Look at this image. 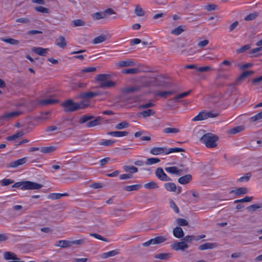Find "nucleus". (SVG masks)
<instances>
[{
    "instance_id": "obj_59",
    "label": "nucleus",
    "mask_w": 262,
    "mask_h": 262,
    "mask_svg": "<svg viewBox=\"0 0 262 262\" xmlns=\"http://www.w3.org/2000/svg\"><path fill=\"white\" fill-rule=\"evenodd\" d=\"M261 205L257 204L251 205L247 207V210L250 211H254L257 209L260 208Z\"/></svg>"
},
{
    "instance_id": "obj_29",
    "label": "nucleus",
    "mask_w": 262,
    "mask_h": 262,
    "mask_svg": "<svg viewBox=\"0 0 262 262\" xmlns=\"http://www.w3.org/2000/svg\"><path fill=\"white\" fill-rule=\"evenodd\" d=\"M164 187L167 191L173 192L176 191L177 186L173 183H166L164 184Z\"/></svg>"
},
{
    "instance_id": "obj_34",
    "label": "nucleus",
    "mask_w": 262,
    "mask_h": 262,
    "mask_svg": "<svg viewBox=\"0 0 262 262\" xmlns=\"http://www.w3.org/2000/svg\"><path fill=\"white\" fill-rule=\"evenodd\" d=\"M206 119H207L206 113L200 112L197 116H196L195 117H194L192 119V121H201V120H205Z\"/></svg>"
},
{
    "instance_id": "obj_10",
    "label": "nucleus",
    "mask_w": 262,
    "mask_h": 262,
    "mask_svg": "<svg viewBox=\"0 0 262 262\" xmlns=\"http://www.w3.org/2000/svg\"><path fill=\"white\" fill-rule=\"evenodd\" d=\"M58 102L57 99L54 98L53 96H50L47 98L41 99L39 101V104L42 105H48L55 104Z\"/></svg>"
},
{
    "instance_id": "obj_55",
    "label": "nucleus",
    "mask_w": 262,
    "mask_h": 262,
    "mask_svg": "<svg viewBox=\"0 0 262 262\" xmlns=\"http://www.w3.org/2000/svg\"><path fill=\"white\" fill-rule=\"evenodd\" d=\"M262 119V111L256 114L255 116L251 117L250 120L251 122H255Z\"/></svg>"
},
{
    "instance_id": "obj_1",
    "label": "nucleus",
    "mask_w": 262,
    "mask_h": 262,
    "mask_svg": "<svg viewBox=\"0 0 262 262\" xmlns=\"http://www.w3.org/2000/svg\"><path fill=\"white\" fill-rule=\"evenodd\" d=\"M89 105V102L82 101L79 103L74 102L71 99H68L62 103V106L66 112H73L79 109L85 108Z\"/></svg>"
},
{
    "instance_id": "obj_53",
    "label": "nucleus",
    "mask_w": 262,
    "mask_h": 262,
    "mask_svg": "<svg viewBox=\"0 0 262 262\" xmlns=\"http://www.w3.org/2000/svg\"><path fill=\"white\" fill-rule=\"evenodd\" d=\"M163 132L164 133H178L179 132V129L177 128L167 127L164 129Z\"/></svg>"
},
{
    "instance_id": "obj_22",
    "label": "nucleus",
    "mask_w": 262,
    "mask_h": 262,
    "mask_svg": "<svg viewBox=\"0 0 262 262\" xmlns=\"http://www.w3.org/2000/svg\"><path fill=\"white\" fill-rule=\"evenodd\" d=\"M192 180L191 174H188L179 178L178 182L182 184L188 183Z\"/></svg>"
},
{
    "instance_id": "obj_27",
    "label": "nucleus",
    "mask_w": 262,
    "mask_h": 262,
    "mask_svg": "<svg viewBox=\"0 0 262 262\" xmlns=\"http://www.w3.org/2000/svg\"><path fill=\"white\" fill-rule=\"evenodd\" d=\"M155 113V112L152 109H148L145 111H143L140 112L139 115L141 116L143 118H146L149 117L150 116L154 115Z\"/></svg>"
},
{
    "instance_id": "obj_7",
    "label": "nucleus",
    "mask_w": 262,
    "mask_h": 262,
    "mask_svg": "<svg viewBox=\"0 0 262 262\" xmlns=\"http://www.w3.org/2000/svg\"><path fill=\"white\" fill-rule=\"evenodd\" d=\"M28 158L24 157L21 159H19L16 161L11 162L10 163L7 164V168H16L20 165H22L26 163L27 161Z\"/></svg>"
},
{
    "instance_id": "obj_60",
    "label": "nucleus",
    "mask_w": 262,
    "mask_h": 262,
    "mask_svg": "<svg viewBox=\"0 0 262 262\" xmlns=\"http://www.w3.org/2000/svg\"><path fill=\"white\" fill-rule=\"evenodd\" d=\"M115 142V141L114 140H106L102 141L101 142V143H100V144L101 145H104V146H111Z\"/></svg>"
},
{
    "instance_id": "obj_5",
    "label": "nucleus",
    "mask_w": 262,
    "mask_h": 262,
    "mask_svg": "<svg viewBox=\"0 0 262 262\" xmlns=\"http://www.w3.org/2000/svg\"><path fill=\"white\" fill-rule=\"evenodd\" d=\"M188 247V245L185 243L182 239L181 242L174 241L173 243L170 245L171 249L176 251H183L187 249Z\"/></svg>"
},
{
    "instance_id": "obj_32",
    "label": "nucleus",
    "mask_w": 262,
    "mask_h": 262,
    "mask_svg": "<svg viewBox=\"0 0 262 262\" xmlns=\"http://www.w3.org/2000/svg\"><path fill=\"white\" fill-rule=\"evenodd\" d=\"M254 72L252 71H245L244 72L236 79V83H237L238 81L243 80V79L248 77L251 74H253Z\"/></svg>"
},
{
    "instance_id": "obj_25",
    "label": "nucleus",
    "mask_w": 262,
    "mask_h": 262,
    "mask_svg": "<svg viewBox=\"0 0 262 262\" xmlns=\"http://www.w3.org/2000/svg\"><path fill=\"white\" fill-rule=\"evenodd\" d=\"M248 192V189L246 187H240L236 189L235 190H232L230 191V193H235L237 195L240 194H246Z\"/></svg>"
},
{
    "instance_id": "obj_45",
    "label": "nucleus",
    "mask_w": 262,
    "mask_h": 262,
    "mask_svg": "<svg viewBox=\"0 0 262 262\" xmlns=\"http://www.w3.org/2000/svg\"><path fill=\"white\" fill-rule=\"evenodd\" d=\"M140 70L137 68L124 69L122 73L125 74H134L139 73Z\"/></svg>"
},
{
    "instance_id": "obj_12",
    "label": "nucleus",
    "mask_w": 262,
    "mask_h": 262,
    "mask_svg": "<svg viewBox=\"0 0 262 262\" xmlns=\"http://www.w3.org/2000/svg\"><path fill=\"white\" fill-rule=\"evenodd\" d=\"M217 247V244L216 243H206L203 244L202 245H200L198 247V249L199 250H205L207 249H212L216 248Z\"/></svg>"
},
{
    "instance_id": "obj_30",
    "label": "nucleus",
    "mask_w": 262,
    "mask_h": 262,
    "mask_svg": "<svg viewBox=\"0 0 262 262\" xmlns=\"http://www.w3.org/2000/svg\"><path fill=\"white\" fill-rule=\"evenodd\" d=\"M123 169L125 171L129 172L130 174L137 172L138 171V169L134 166L124 165L123 167Z\"/></svg>"
},
{
    "instance_id": "obj_44",
    "label": "nucleus",
    "mask_w": 262,
    "mask_h": 262,
    "mask_svg": "<svg viewBox=\"0 0 262 262\" xmlns=\"http://www.w3.org/2000/svg\"><path fill=\"white\" fill-rule=\"evenodd\" d=\"M56 149V147L53 146L43 147L40 149V151L42 153H50L54 151Z\"/></svg>"
},
{
    "instance_id": "obj_26",
    "label": "nucleus",
    "mask_w": 262,
    "mask_h": 262,
    "mask_svg": "<svg viewBox=\"0 0 262 262\" xmlns=\"http://www.w3.org/2000/svg\"><path fill=\"white\" fill-rule=\"evenodd\" d=\"M144 187L147 189H155L159 187L158 183L154 181H151L145 184Z\"/></svg>"
},
{
    "instance_id": "obj_14",
    "label": "nucleus",
    "mask_w": 262,
    "mask_h": 262,
    "mask_svg": "<svg viewBox=\"0 0 262 262\" xmlns=\"http://www.w3.org/2000/svg\"><path fill=\"white\" fill-rule=\"evenodd\" d=\"M173 234L175 237L178 238H181L184 236V231L182 228L180 227H176L173 228Z\"/></svg>"
},
{
    "instance_id": "obj_19",
    "label": "nucleus",
    "mask_w": 262,
    "mask_h": 262,
    "mask_svg": "<svg viewBox=\"0 0 262 262\" xmlns=\"http://www.w3.org/2000/svg\"><path fill=\"white\" fill-rule=\"evenodd\" d=\"M4 258L6 260H19V258L14 253L10 251L4 253Z\"/></svg>"
},
{
    "instance_id": "obj_43",
    "label": "nucleus",
    "mask_w": 262,
    "mask_h": 262,
    "mask_svg": "<svg viewBox=\"0 0 262 262\" xmlns=\"http://www.w3.org/2000/svg\"><path fill=\"white\" fill-rule=\"evenodd\" d=\"M94 118V117L92 115H84L80 118L79 123L80 124H83Z\"/></svg>"
},
{
    "instance_id": "obj_21",
    "label": "nucleus",
    "mask_w": 262,
    "mask_h": 262,
    "mask_svg": "<svg viewBox=\"0 0 262 262\" xmlns=\"http://www.w3.org/2000/svg\"><path fill=\"white\" fill-rule=\"evenodd\" d=\"M48 51L49 49H44L41 47H34L32 49V51L33 52L41 56H45Z\"/></svg>"
},
{
    "instance_id": "obj_51",
    "label": "nucleus",
    "mask_w": 262,
    "mask_h": 262,
    "mask_svg": "<svg viewBox=\"0 0 262 262\" xmlns=\"http://www.w3.org/2000/svg\"><path fill=\"white\" fill-rule=\"evenodd\" d=\"M185 243H191L193 241H196V237L195 235H187L183 237L182 239Z\"/></svg>"
},
{
    "instance_id": "obj_49",
    "label": "nucleus",
    "mask_w": 262,
    "mask_h": 262,
    "mask_svg": "<svg viewBox=\"0 0 262 262\" xmlns=\"http://www.w3.org/2000/svg\"><path fill=\"white\" fill-rule=\"evenodd\" d=\"M258 13L257 12H253L252 13L249 14L247 16L245 17V20L246 21H250L255 19L258 16Z\"/></svg>"
},
{
    "instance_id": "obj_41",
    "label": "nucleus",
    "mask_w": 262,
    "mask_h": 262,
    "mask_svg": "<svg viewBox=\"0 0 262 262\" xmlns=\"http://www.w3.org/2000/svg\"><path fill=\"white\" fill-rule=\"evenodd\" d=\"M106 40V37L105 35H101L99 36L95 37L93 40V43L94 44H97L101 43Z\"/></svg>"
},
{
    "instance_id": "obj_28",
    "label": "nucleus",
    "mask_w": 262,
    "mask_h": 262,
    "mask_svg": "<svg viewBox=\"0 0 262 262\" xmlns=\"http://www.w3.org/2000/svg\"><path fill=\"white\" fill-rule=\"evenodd\" d=\"M69 194L67 193H53L49 195L48 198L52 200L59 199L62 196H69Z\"/></svg>"
},
{
    "instance_id": "obj_15",
    "label": "nucleus",
    "mask_w": 262,
    "mask_h": 262,
    "mask_svg": "<svg viewBox=\"0 0 262 262\" xmlns=\"http://www.w3.org/2000/svg\"><path fill=\"white\" fill-rule=\"evenodd\" d=\"M107 135L112 136L115 137H121L126 136L128 135V132L126 131H114V132H108Z\"/></svg>"
},
{
    "instance_id": "obj_3",
    "label": "nucleus",
    "mask_w": 262,
    "mask_h": 262,
    "mask_svg": "<svg viewBox=\"0 0 262 262\" xmlns=\"http://www.w3.org/2000/svg\"><path fill=\"white\" fill-rule=\"evenodd\" d=\"M218 137L211 133L204 134L200 139V141L208 148H214L217 146Z\"/></svg>"
},
{
    "instance_id": "obj_40",
    "label": "nucleus",
    "mask_w": 262,
    "mask_h": 262,
    "mask_svg": "<svg viewBox=\"0 0 262 262\" xmlns=\"http://www.w3.org/2000/svg\"><path fill=\"white\" fill-rule=\"evenodd\" d=\"M171 257L170 253H159L155 256V258L160 259H167Z\"/></svg>"
},
{
    "instance_id": "obj_2",
    "label": "nucleus",
    "mask_w": 262,
    "mask_h": 262,
    "mask_svg": "<svg viewBox=\"0 0 262 262\" xmlns=\"http://www.w3.org/2000/svg\"><path fill=\"white\" fill-rule=\"evenodd\" d=\"M110 78V75L101 74L97 75L95 79L99 82V87L101 88H112L114 86L116 83L109 80Z\"/></svg>"
},
{
    "instance_id": "obj_37",
    "label": "nucleus",
    "mask_w": 262,
    "mask_h": 262,
    "mask_svg": "<svg viewBox=\"0 0 262 262\" xmlns=\"http://www.w3.org/2000/svg\"><path fill=\"white\" fill-rule=\"evenodd\" d=\"M24 135V133L22 131H20L12 136H8L7 137V140L8 141L14 140L17 138L21 137Z\"/></svg>"
},
{
    "instance_id": "obj_13",
    "label": "nucleus",
    "mask_w": 262,
    "mask_h": 262,
    "mask_svg": "<svg viewBox=\"0 0 262 262\" xmlns=\"http://www.w3.org/2000/svg\"><path fill=\"white\" fill-rule=\"evenodd\" d=\"M165 170L166 172L171 173L175 174L178 176H180L182 174V170L179 169L178 167L173 166V167H166L165 168Z\"/></svg>"
},
{
    "instance_id": "obj_50",
    "label": "nucleus",
    "mask_w": 262,
    "mask_h": 262,
    "mask_svg": "<svg viewBox=\"0 0 262 262\" xmlns=\"http://www.w3.org/2000/svg\"><path fill=\"white\" fill-rule=\"evenodd\" d=\"M181 151H185V149L182 148L176 147V148H170L169 149L166 148V154H169L170 153L174 152H181Z\"/></svg>"
},
{
    "instance_id": "obj_33",
    "label": "nucleus",
    "mask_w": 262,
    "mask_h": 262,
    "mask_svg": "<svg viewBox=\"0 0 262 262\" xmlns=\"http://www.w3.org/2000/svg\"><path fill=\"white\" fill-rule=\"evenodd\" d=\"M134 11L138 16H143L145 14V11L139 5L136 6Z\"/></svg>"
},
{
    "instance_id": "obj_58",
    "label": "nucleus",
    "mask_w": 262,
    "mask_h": 262,
    "mask_svg": "<svg viewBox=\"0 0 262 262\" xmlns=\"http://www.w3.org/2000/svg\"><path fill=\"white\" fill-rule=\"evenodd\" d=\"M190 92V91H187V92H186L180 94L178 95L177 96H176L173 98V99L176 101H178L180 99H181V98H184L185 97L187 96L189 94Z\"/></svg>"
},
{
    "instance_id": "obj_35",
    "label": "nucleus",
    "mask_w": 262,
    "mask_h": 262,
    "mask_svg": "<svg viewBox=\"0 0 262 262\" xmlns=\"http://www.w3.org/2000/svg\"><path fill=\"white\" fill-rule=\"evenodd\" d=\"M142 187L141 185H133L130 186H126L124 187V190L127 191H132L137 190Z\"/></svg>"
},
{
    "instance_id": "obj_36",
    "label": "nucleus",
    "mask_w": 262,
    "mask_h": 262,
    "mask_svg": "<svg viewBox=\"0 0 262 262\" xmlns=\"http://www.w3.org/2000/svg\"><path fill=\"white\" fill-rule=\"evenodd\" d=\"M155 244H160L163 243L167 241V237L166 236H158L154 238Z\"/></svg>"
},
{
    "instance_id": "obj_23",
    "label": "nucleus",
    "mask_w": 262,
    "mask_h": 262,
    "mask_svg": "<svg viewBox=\"0 0 262 262\" xmlns=\"http://www.w3.org/2000/svg\"><path fill=\"white\" fill-rule=\"evenodd\" d=\"M102 120V117H98L95 120L90 121L86 124V127H92L97 126L100 123V121Z\"/></svg>"
},
{
    "instance_id": "obj_38",
    "label": "nucleus",
    "mask_w": 262,
    "mask_h": 262,
    "mask_svg": "<svg viewBox=\"0 0 262 262\" xmlns=\"http://www.w3.org/2000/svg\"><path fill=\"white\" fill-rule=\"evenodd\" d=\"M184 28L185 26H179L172 30L171 33L175 35H179L185 30Z\"/></svg>"
},
{
    "instance_id": "obj_42",
    "label": "nucleus",
    "mask_w": 262,
    "mask_h": 262,
    "mask_svg": "<svg viewBox=\"0 0 262 262\" xmlns=\"http://www.w3.org/2000/svg\"><path fill=\"white\" fill-rule=\"evenodd\" d=\"M1 40L5 42L10 43L11 45H17L19 43V41L18 40L9 38H1Z\"/></svg>"
},
{
    "instance_id": "obj_64",
    "label": "nucleus",
    "mask_w": 262,
    "mask_h": 262,
    "mask_svg": "<svg viewBox=\"0 0 262 262\" xmlns=\"http://www.w3.org/2000/svg\"><path fill=\"white\" fill-rule=\"evenodd\" d=\"M251 174L250 173H247L246 174V175L244 177H242L238 179V181L239 182H244V181H248L250 178L251 177Z\"/></svg>"
},
{
    "instance_id": "obj_31",
    "label": "nucleus",
    "mask_w": 262,
    "mask_h": 262,
    "mask_svg": "<svg viewBox=\"0 0 262 262\" xmlns=\"http://www.w3.org/2000/svg\"><path fill=\"white\" fill-rule=\"evenodd\" d=\"M106 17V15L105 14L104 12H98L93 13L92 15V17L94 20H98L102 18H104Z\"/></svg>"
},
{
    "instance_id": "obj_56",
    "label": "nucleus",
    "mask_w": 262,
    "mask_h": 262,
    "mask_svg": "<svg viewBox=\"0 0 262 262\" xmlns=\"http://www.w3.org/2000/svg\"><path fill=\"white\" fill-rule=\"evenodd\" d=\"M97 69L95 67H88L81 70V73H94L96 72Z\"/></svg>"
},
{
    "instance_id": "obj_61",
    "label": "nucleus",
    "mask_w": 262,
    "mask_h": 262,
    "mask_svg": "<svg viewBox=\"0 0 262 262\" xmlns=\"http://www.w3.org/2000/svg\"><path fill=\"white\" fill-rule=\"evenodd\" d=\"M155 106V104L152 102H148L147 103L140 105L138 106L140 110L151 107Z\"/></svg>"
},
{
    "instance_id": "obj_48",
    "label": "nucleus",
    "mask_w": 262,
    "mask_h": 262,
    "mask_svg": "<svg viewBox=\"0 0 262 262\" xmlns=\"http://www.w3.org/2000/svg\"><path fill=\"white\" fill-rule=\"evenodd\" d=\"M244 127L243 126H238L235 127L231 128L229 130V133L231 134H235L241 132L243 130H244Z\"/></svg>"
},
{
    "instance_id": "obj_8",
    "label": "nucleus",
    "mask_w": 262,
    "mask_h": 262,
    "mask_svg": "<svg viewBox=\"0 0 262 262\" xmlns=\"http://www.w3.org/2000/svg\"><path fill=\"white\" fill-rule=\"evenodd\" d=\"M20 114L21 112L18 111L5 113L3 115L0 116V120L8 121L9 119L17 117Z\"/></svg>"
},
{
    "instance_id": "obj_11",
    "label": "nucleus",
    "mask_w": 262,
    "mask_h": 262,
    "mask_svg": "<svg viewBox=\"0 0 262 262\" xmlns=\"http://www.w3.org/2000/svg\"><path fill=\"white\" fill-rule=\"evenodd\" d=\"M100 95V94L99 92H87L81 93L80 94V97L82 99H90Z\"/></svg>"
},
{
    "instance_id": "obj_4",
    "label": "nucleus",
    "mask_w": 262,
    "mask_h": 262,
    "mask_svg": "<svg viewBox=\"0 0 262 262\" xmlns=\"http://www.w3.org/2000/svg\"><path fill=\"white\" fill-rule=\"evenodd\" d=\"M12 187L15 188L21 187L22 190H34L40 189L42 185L35 182L26 181L16 182L14 184Z\"/></svg>"
},
{
    "instance_id": "obj_18",
    "label": "nucleus",
    "mask_w": 262,
    "mask_h": 262,
    "mask_svg": "<svg viewBox=\"0 0 262 262\" xmlns=\"http://www.w3.org/2000/svg\"><path fill=\"white\" fill-rule=\"evenodd\" d=\"M166 148L165 147H156L151 148L150 152L152 155H158L163 153L166 154Z\"/></svg>"
},
{
    "instance_id": "obj_6",
    "label": "nucleus",
    "mask_w": 262,
    "mask_h": 262,
    "mask_svg": "<svg viewBox=\"0 0 262 262\" xmlns=\"http://www.w3.org/2000/svg\"><path fill=\"white\" fill-rule=\"evenodd\" d=\"M155 174L158 179L161 181H171V179L164 172L163 169L161 167H158L156 169Z\"/></svg>"
},
{
    "instance_id": "obj_52",
    "label": "nucleus",
    "mask_w": 262,
    "mask_h": 262,
    "mask_svg": "<svg viewBox=\"0 0 262 262\" xmlns=\"http://www.w3.org/2000/svg\"><path fill=\"white\" fill-rule=\"evenodd\" d=\"M34 9L37 11L42 13H49L50 10L48 8L43 7L42 6L35 7Z\"/></svg>"
},
{
    "instance_id": "obj_9",
    "label": "nucleus",
    "mask_w": 262,
    "mask_h": 262,
    "mask_svg": "<svg viewBox=\"0 0 262 262\" xmlns=\"http://www.w3.org/2000/svg\"><path fill=\"white\" fill-rule=\"evenodd\" d=\"M136 64L135 62L131 59H127L126 60H121L115 63L117 67H133Z\"/></svg>"
},
{
    "instance_id": "obj_20",
    "label": "nucleus",
    "mask_w": 262,
    "mask_h": 262,
    "mask_svg": "<svg viewBox=\"0 0 262 262\" xmlns=\"http://www.w3.org/2000/svg\"><path fill=\"white\" fill-rule=\"evenodd\" d=\"M55 44L59 47L62 49L65 48L67 45L64 37L62 36H60L56 39Z\"/></svg>"
},
{
    "instance_id": "obj_46",
    "label": "nucleus",
    "mask_w": 262,
    "mask_h": 262,
    "mask_svg": "<svg viewBox=\"0 0 262 262\" xmlns=\"http://www.w3.org/2000/svg\"><path fill=\"white\" fill-rule=\"evenodd\" d=\"M160 161V160L157 158H148L145 164L147 165H152L155 163H157Z\"/></svg>"
},
{
    "instance_id": "obj_39",
    "label": "nucleus",
    "mask_w": 262,
    "mask_h": 262,
    "mask_svg": "<svg viewBox=\"0 0 262 262\" xmlns=\"http://www.w3.org/2000/svg\"><path fill=\"white\" fill-rule=\"evenodd\" d=\"M71 25L74 27L83 26L85 25V22L80 19H77L72 20Z\"/></svg>"
},
{
    "instance_id": "obj_24",
    "label": "nucleus",
    "mask_w": 262,
    "mask_h": 262,
    "mask_svg": "<svg viewBox=\"0 0 262 262\" xmlns=\"http://www.w3.org/2000/svg\"><path fill=\"white\" fill-rule=\"evenodd\" d=\"M140 86L135 85L129 87H126L123 89V92L124 93H133L135 92H138L141 89Z\"/></svg>"
},
{
    "instance_id": "obj_54",
    "label": "nucleus",
    "mask_w": 262,
    "mask_h": 262,
    "mask_svg": "<svg viewBox=\"0 0 262 262\" xmlns=\"http://www.w3.org/2000/svg\"><path fill=\"white\" fill-rule=\"evenodd\" d=\"M177 224L180 226H187L188 225V222L182 218H178L176 220Z\"/></svg>"
},
{
    "instance_id": "obj_16",
    "label": "nucleus",
    "mask_w": 262,
    "mask_h": 262,
    "mask_svg": "<svg viewBox=\"0 0 262 262\" xmlns=\"http://www.w3.org/2000/svg\"><path fill=\"white\" fill-rule=\"evenodd\" d=\"M120 253L119 250L115 249L111 251L105 252L101 255V257L103 259L107 258L109 257L114 256L116 255L119 254Z\"/></svg>"
},
{
    "instance_id": "obj_57",
    "label": "nucleus",
    "mask_w": 262,
    "mask_h": 262,
    "mask_svg": "<svg viewBox=\"0 0 262 262\" xmlns=\"http://www.w3.org/2000/svg\"><path fill=\"white\" fill-rule=\"evenodd\" d=\"M169 204L171 208H172L176 213H178L179 212V209L173 200H170Z\"/></svg>"
},
{
    "instance_id": "obj_17",
    "label": "nucleus",
    "mask_w": 262,
    "mask_h": 262,
    "mask_svg": "<svg viewBox=\"0 0 262 262\" xmlns=\"http://www.w3.org/2000/svg\"><path fill=\"white\" fill-rule=\"evenodd\" d=\"M55 246L56 247H60L62 248H68L71 246V241L60 240L56 242Z\"/></svg>"
},
{
    "instance_id": "obj_47",
    "label": "nucleus",
    "mask_w": 262,
    "mask_h": 262,
    "mask_svg": "<svg viewBox=\"0 0 262 262\" xmlns=\"http://www.w3.org/2000/svg\"><path fill=\"white\" fill-rule=\"evenodd\" d=\"M129 126V124L126 121H123L116 125L115 128L116 129L120 130L125 128Z\"/></svg>"
},
{
    "instance_id": "obj_63",
    "label": "nucleus",
    "mask_w": 262,
    "mask_h": 262,
    "mask_svg": "<svg viewBox=\"0 0 262 262\" xmlns=\"http://www.w3.org/2000/svg\"><path fill=\"white\" fill-rule=\"evenodd\" d=\"M212 70V68L210 66H205V67H198V68L196 69V71L200 72H207L209 71H210Z\"/></svg>"
},
{
    "instance_id": "obj_62",
    "label": "nucleus",
    "mask_w": 262,
    "mask_h": 262,
    "mask_svg": "<svg viewBox=\"0 0 262 262\" xmlns=\"http://www.w3.org/2000/svg\"><path fill=\"white\" fill-rule=\"evenodd\" d=\"M13 182L14 181L11 179H4L1 181V185L2 186H7L13 183Z\"/></svg>"
}]
</instances>
